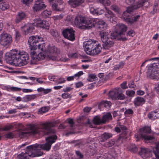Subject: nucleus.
Segmentation results:
<instances>
[{
  "instance_id": "nucleus-53",
  "label": "nucleus",
  "mask_w": 159,
  "mask_h": 159,
  "mask_svg": "<svg viewBox=\"0 0 159 159\" xmlns=\"http://www.w3.org/2000/svg\"><path fill=\"white\" fill-rule=\"evenodd\" d=\"M124 113L125 115L133 114L134 113V111L131 109H128L125 111Z\"/></svg>"
},
{
  "instance_id": "nucleus-9",
  "label": "nucleus",
  "mask_w": 159,
  "mask_h": 159,
  "mask_svg": "<svg viewBox=\"0 0 159 159\" xmlns=\"http://www.w3.org/2000/svg\"><path fill=\"white\" fill-rule=\"evenodd\" d=\"M26 131H18L17 134L19 137L22 138L26 137L27 134H35L39 133V130L34 124L28 125L26 128Z\"/></svg>"
},
{
  "instance_id": "nucleus-3",
  "label": "nucleus",
  "mask_w": 159,
  "mask_h": 159,
  "mask_svg": "<svg viewBox=\"0 0 159 159\" xmlns=\"http://www.w3.org/2000/svg\"><path fill=\"white\" fill-rule=\"evenodd\" d=\"M43 41V38L39 36H32L29 38L28 43L30 50V64H36L37 61L44 58V53L40 52L39 54H37L35 51L37 49L36 44L39 42Z\"/></svg>"
},
{
  "instance_id": "nucleus-29",
  "label": "nucleus",
  "mask_w": 159,
  "mask_h": 159,
  "mask_svg": "<svg viewBox=\"0 0 159 159\" xmlns=\"http://www.w3.org/2000/svg\"><path fill=\"white\" fill-rule=\"evenodd\" d=\"M158 111L157 109L151 111L148 115V118L152 120H154L157 119L158 118V114H156L157 113Z\"/></svg>"
},
{
  "instance_id": "nucleus-62",
  "label": "nucleus",
  "mask_w": 159,
  "mask_h": 159,
  "mask_svg": "<svg viewBox=\"0 0 159 159\" xmlns=\"http://www.w3.org/2000/svg\"><path fill=\"white\" fill-rule=\"evenodd\" d=\"M33 0H23V4L27 5L33 1Z\"/></svg>"
},
{
  "instance_id": "nucleus-27",
  "label": "nucleus",
  "mask_w": 159,
  "mask_h": 159,
  "mask_svg": "<svg viewBox=\"0 0 159 159\" xmlns=\"http://www.w3.org/2000/svg\"><path fill=\"white\" fill-rule=\"evenodd\" d=\"M74 23L77 25L80 26L81 25H84V18L80 16H76L75 18Z\"/></svg>"
},
{
  "instance_id": "nucleus-17",
  "label": "nucleus",
  "mask_w": 159,
  "mask_h": 159,
  "mask_svg": "<svg viewBox=\"0 0 159 159\" xmlns=\"http://www.w3.org/2000/svg\"><path fill=\"white\" fill-rule=\"evenodd\" d=\"M75 31L72 28H67L64 30L62 34L64 37L69 40L73 41L75 39Z\"/></svg>"
},
{
  "instance_id": "nucleus-63",
  "label": "nucleus",
  "mask_w": 159,
  "mask_h": 159,
  "mask_svg": "<svg viewBox=\"0 0 159 159\" xmlns=\"http://www.w3.org/2000/svg\"><path fill=\"white\" fill-rule=\"evenodd\" d=\"M154 152L156 159H159V151L154 150Z\"/></svg>"
},
{
  "instance_id": "nucleus-50",
  "label": "nucleus",
  "mask_w": 159,
  "mask_h": 159,
  "mask_svg": "<svg viewBox=\"0 0 159 159\" xmlns=\"http://www.w3.org/2000/svg\"><path fill=\"white\" fill-rule=\"evenodd\" d=\"M126 94L129 96H133L135 94V92L133 90H128L126 91Z\"/></svg>"
},
{
  "instance_id": "nucleus-4",
  "label": "nucleus",
  "mask_w": 159,
  "mask_h": 159,
  "mask_svg": "<svg viewBox=\"0 0 159 159\" xmlns=\"http://www.w3.org/2000/svg\"><path fill=\"white\" fill-rule=\"evenodd\" d=\"M56 123L54 122H46L42 124L41 125V128L44 130V135H50L46 138L47 142L49 143L52 145L57 139V136L56 135V131L53 128H52L56 125Z\"/></svg>"
},
{
  "instance_id": "nucleus-61",
  "label": "nucleus",
  "mask_w": 159,
  "mask_h": 159,
  "mask_svg": "<svg viewBox=\"0 0 159 159\" xmlns=\"http://www.w3.org/2000/svg\"><path fill=\"white\" fill-rule=\"evenodd\" d=\"M83 85V84L82 82H79L76 83L75 84V88H78L80 87Z\"/></svg>"
},
{
  "instance_id": "nucleus-44",
  "label": "nucleus",
  "mask_w": 159,
  "mask_h": 159,
  "mask_svg": "<svg viewBox=\"0 0 159 159\" xmlns=\"http://www.w3.org/2000/svg\"><path fill=\"white\" fill-rule=\"evenodd\" d=\"M66 59L65 58L61 57V58L58 55L56 57H53V61H66Z\"/></svg>"
},
{
  "instance_id": "nucleus-2",
  "label": "nucleus",
  "mask_w": 159,
  "mask_h": 159,
  "mask_svg": "<svg viewBox=\"0 0 159 159\" xmlns=\"http://www.w3.org/2000/svg\"><path fill=\"white\" fill-rule=\"evenodd\" d=\"M5 58L7 63L13 64L18 66L26 65L29 60L28 53L16 49L12 50L7 52L5 55Z\"/></svg>"
},
{
  "instance_id": "nucleus-21",
  "label": "nucleus",
  "mask_w": 159,
  "mask_h": 159,
  "mask_svg": "<svg viewBox=\"0 0 159 159\" xmlns=\"http://www.w3.org/2000/svg\"><path fill=\"white\" fill-rule=\"evenodd\" d=\"M84 2V0H69L68 3L71 7L75 8L81 5Z\"/></svg>"
},
{
  "instance_id": "nucleus-60",
  "label": "nucleus",
  "mask_w": 159,
  "mask_h": 159,
  "mask_svg": "<svg viewBox=\"0 0 159 159\" xmlns=\"http://www.w3.org/2000/svg\"><path fill=\"white\" fill-rule=\"evenodd\" d=\"M89 77L90 78L92 79H93V81L95 80L97 78L96 75L92 74H89Z\"/></svg>"
},
{
  "instance_id": "nucleus-52",
  "label": "nucleus",
  "mask_w": 159,
  "mask_h": 159,
  "mask_svg": "<svg viewBox=\"0 0 159 159\" xmlns=\"http://www.w3.org/2000/svg\"><path fill=\"white\" fill-rule=\"evenodd\" d=\"M129 151L131 152L135 153L138 151V149L134 145V146L130 148Z\"/></svg>"
},
{
  "instance_id": "nucleus-10",
  "label": "nucleus",
  "mask_w": 159,
  "mask_h": 159,
  "mask_svg": "<svg viewBox=\"0 0 159 159\" xmlns=\"http://www.w3.org/2000/svg\"><path fill=\"white\" fill-rule=\"evenodd\" d=\"M51 145L49 143L47 142L46 143L43 144H38L36 143L34 144L29 146V147L31 148H33L34 152L39 153L40 152H42V156L43 154V152L42 150L46 151H49L51 149Z\"/></svg>"
},
{
  "instance_id": "nucleus-22",
  "label": "nucleus",
  "mask_w": 159,
  "mask_h": 159,
  "mask_svg": "<svg viewBox=\"0 0 159 159\" xmlns=\"http://www.w3.org/2000/svg\"><path fill=\"white\" fill-rule=\"evenodd\" d=\"M95 19L87 18L86 19H84V23L85 27L87 28H90L95 26Z\"/></svg>"
},
{
  "instance_id": "nucleus-42",
  "label": "nucleus",
  "mask_w": 159,
  "mask_h": 159,
  "mask_svg": "<svg viewBox=\"0 0 159 159\" xmlns=\"http://www.w3.org/2000/svg\"><path fill=\"white\" fill-rule=\"evenodd\" d=\"M52 9L55 11H60L62 9V8L59 7L57 3H54L52 5Z\"/></svg>"
},
{
  "instance_id": "nucleus-34",
  "label": "nucleus",
  "mask_w": 159,
  "mask_h": 159,
  "mask_svg": "<svg viewBox=\"0 0 159 159\" xmlns=\"http://www.w3.org/2000/svg\"><path fill=\"white\" fill-rule=\"evenodd\" d=\"M9 5L7 2H4L0 3V9L5 11L9 8Z\"/></svg>"
},
{
  "instance_id": "nucleus-32",
  "label": "nucleus",
  "mask_w": 159,
  "mask_h": 159,
  "mask_svg": "<svg viewBox=\"0 0 159 159\" xmlns=\"http://www.w3.org/2000/svg\"><path fill=\"white\" fill-rule=\"evenodd\" d=\"M105 16L109 19V20L111 22L114 21L115 16L113 13L110 10H108L105 14Z\"/></svg>"
},
{
  "instance_id": "nucleus-57",
  "label": "nucleus",
  "mask_w": 159,
  "mask_h": 159,
  "mask_svg": "<svg viewBox=\"0 0 159 159\" xmlns=\"http://www.w3.org/2000/svg\"><path fill=\"white\" fill-rule=\"evenodd\" d=\"M14 137V135L12 132H9L6 135V137L8 139H12Z\"/></svg>"
},
{
  "instance_id": "nucleus-6",
  "label": "nucleus",
  "mask_w": 159,
  "mask_h": 159,
  "mask_svg": "<svg viewBox=\"0 0 159 159\" xmlns=\"http://www.w3.org/2000/svg\"><path fill=\"white\" fill-rule=\"evenodd\" d=\"M141 134L140 138L144 140L145 143H153L155 142V138L153 136L149 135L151 132V127L145 126L140 129Z\"/></svg>"
},
{
  "instance_id": "nucleus-26",
  "label": "nucleus",
  "mask_w": 159,
  "mask_h": 159,
  "mask_svg": "<svg viewBox=\"0 0 159 159\" xmlns=\"http://www.w3.org/2000/svg\"><path fill=\"white\" fill-rule=\"evenodd\" d=\"M94 48H93L92 50V53H91V54L90 55L93 56L95 55H97L102 50V47L101 45L99 44L98 42L95 44V46L94 47Z\"/></svg>"
},
{
  "instance_id": "nucleus-8",
  "label": "nucleus",
  "mask_w": 159,
  "mask_h": 159,
  "mask_svg": "<svg viewBox=\"0 0 159 159\" xmlns=\"http://www.w3.org/2000/svg\"><path fill=\"white\" fill-rule=\"evenodd\" d=\"M28 146L26 147L25 152L24 153L21 152L17 156V157L19 159H30L29 157H34L41 156L42 152H40L38 153L34 152L33 148H31Z\"/></svg>"
},
{
  "instance_id": "nucleus-45",
  "label": "nucleus",
  "mask_w": 159,
  "mask_h": 159,
  "mask_svg": "<svg viewBox=\"0 0 159 159\" xmlns=\"http://www.w3.org/2000/svg\"><path fill=\"white\" fill-rule=\"evenodd\" d=\"M104 12V10L103 9H99L94 10L93 11V14H96L98 15H101Z\"/></svg>"
},
{
  "instance_id": "nucleus-11",
  "label": "nucleus",
  "mask_w": 159,
  "mask_h": 159,
  "mask_svg": "<svg viewBox=\"0 0 159 159\" xmlns=\"http://www.w3.org/2000/svg\"><path fill=\"white\" fill-rule=\"evenodd\" d=\"M135 0H125L127 4L132 6L133 9H137L143 6L147 7L149 5L148 0H139L136 4H134Z\"/></svg>"
},
{
  "instance_id": "nucleus-40",
  "label": "nucleus",
  "mask_w": 159,
  "mask_h": 159,
  "mask_svg": "<svg viewBox=\"0 0 159 159\" xmlns=\"http://www.w3.org/2000/svg\"><path fill=\"white\" fill-rule=\"evenodd\" d=\"M98 2L104 6H109L111 3L110 0H98Z\"/></svg>"
},
{
  "instance_id": "nucleus-38",
  "label": "nucleus",
  "mask_w": 159,
  "mask_h": 159,
  "mask_svg": "<svg viewBox=\"0 0 159 159\" xmlns=\"http://www.w3.org/2000/svg\"><path fill=\"white\" fill-rule=\"evenodd\" d=\"M51 11L45 10L42 12L41 15L43 17L46 18L51 16Z\"/></svg>"
},
{
  "instance_id": "nucleus-16",
  "label": "nucleus",
  "mask_w": 159,
  "mask_h": 159,
  "mask_svg": "<svg viewBox=\"0 0 159 159\" xmlns=\"http://www.w3.org/2000/svg\"><path fill=\"white\" fill-rule=\"evenodd\" d=\"M120 127L122 133L120 135L116 142L121 144L123 142L124 140L127 139L129 135L127 129L125 126L124 125H121Z\"/></svg>"
},
{
  "instance_id": "nucleus-25",
  "label": "nucleus",
  "mask_w": 159,
  "mask_h": 159,
  "mask_svg": "<svg viewBox=\"0 0 159 159\" xmlns=\"http://www.w3.org/2000/svg\"><path fill=\"white\" fill-rule=\"evenodd\" d=\"M145 102V100L142 97H136L134 101V104L136 106H142Z\"/></svg>"
},
{
  "instance_id": "nucleus-15",
  "label": "nucleus",
  "mask_w": 159,
  "mask_h": 159,
  "mask_svg": "<svg viewBox=\"0 0 159 159\" xmlns=\"http://www.w3.org/2000/svg\"><path fill=\"white\" fill-rule=\"evenodd\" d=\"M97 42L96 41L90 40L84 43V50L87 54L90 55L91 54L93 49V48H94V47Z\"/></svg>"
},
{
  "instance_id": "nucleus-20",
  "label": "nucleus",
  "mask_w": 159,
  "mask_h": 159,
  "mask_svg": "<svg viewBox=\"0 0 159 159\" xmlns=\"http://www.w3.org/2000/svg\"><path fill=\"white\" fill-rule=\"evenodd\" d=\"M152 152V150L149 148H141L139 152V154L143 158H145L151 156Z\"/></svg>"
},
{
  "instance_id": "nucleus-43",
  "label": "nucleus",
  "mask_w": 159,
  "mask_h": 159,
  "mask_svg": "<svg viewBox=\"0 0 159 159\" xmlns=\"http://www.w3.org/2000/svg\"><path fill=\"white\" fill-rule=\"evenodd\" d=\"M48 111V109L47 107H42L40 108L38 111V113L39 114L44 113Z\"/></svg>"
},
{
  "instance_id": "nucleus-7",
  "label": "nucleus",
  "mask_w": 159,
  "mask_h": 159,
  "mask_svg": "<svg viewBox=\"0 0 159 159\" xmlns=\"http://www.w3.org/2000/svg\"><path fill=\"white\" fill-rule=\"evenodd\" d=\"M159 63H154L149 66L147 72V77L151 79L158 80L159 79Z\"/></svg>"
},
{
  "instance_id": "nucleus-39",
  "label": "nucleus",
  "mask_w": 159,
  "mask_h": 159,
  "mask_svg": "<svg viewBox=\"0 0 159 159\" xmlns=\"http://www.w3.org/2000/svg\"><path fill=\"white\" fill-rule=\"evenodd\" d=\"M111 9L117 14L120 13V10L119 7L116 5H113L111 7Z\"/></svg>"
},
{
  "instance_id": "nucleus-12",
  "label": "nucleus",
  "mask_w": 159,
  "mask_h": 159,
  "mask_svg": "<svg viewBox=\"0 0 159 159\" xmlns=\"http://www.w3.org/2000/svg\"><path fill=\"white\" fill-rule=\"evenodd\" d=\"M11 35L5 32L2 33L0 35V43L4 47L8 46L12 42Z\"/></svg>"
},
{
  "instance_id": "nucleus-28",
  "label": "nucleus",
  "mask_w": 159,
  "mask_h": 159,
  "mask_svg": "<svg viewBox=\"0 0 159 159\" xmlns=\"http://www.w3.org/2000/svg\"><path fill=\"white\" fill-rule=\"evenodd\" d=\"M112 136V134L109 133H104L101 135V139L100 140L101 143H103L104 141L107 140L110 138H111Z\"/></svg>"
},
{
  "instance_id": "nucleus-1",
  "label": "nucleus",
  "mask_w": 159,
  "mask_h": 159,
  "mask_svg": "<svg viewBox=\"0 0 159 159\" xmlns=\"http://www.w3.org/2000/svg\"><path fill=\"white\" fill-rule=\"evenodd\" d=\"M127 27L124 25H117L115 30L111 34L107 32H100V36L103 43V48L105 49H108L112 47L114 44V39L122 34H123L127 30Z\"/></svg>"
},
{
  "instance_id": "nucleus-48",
  "label": "nucleus",
  "mask_w": 159,
  "mask_h": 159,
  "mask_svg": "<svg viewBox=\"0 0 159 159\" xmlns=\"http://www.w3.org/2000/svg\"><path fill=\"white\" fill-rule=\"evenodd\" d=\"M158 6L157 4L154 5L153 7V10L151 11L150 14H154L155 13H157L158 11V10L157 9Z\"/></svg>"
},
{
  "instance_id": "nucleus-30",
  "label": "nucleus",
  "mask_w": 159,
  "mask_h": 159,
  "mask_svg": "<svg viewBox=\"0 0 159 159\" xmlns=\"http://www.w3.org/2000/svg\"><path fill=\"white\" fill-rule=\"evenodd\" d=\"M37 97L36 94H33L30 95H26L23 98V101L24 102H27L34 100Z\"/></svg>"
},
{
  "instance_id": "nucleus-59",
  "label": "nucleus",
  "mask_w": 159,
  "mask_h": 159,
  "mask_svg": "<svg viewBox=\"0 0 159 159\" xmlns=\"http://www.w3.org/2000/svg\"><path fill=\"white\" fill-rule=\"evenodd\" d=\"M128 85L130 88H134L136 87L134 82H130L128 84Z\"/></svg>"
},
{
  "instance_id": "nucleus-5",
  "label": "nucleus",
  "mask_w": 159,
  "mask_h": 159,
  "mask_svg": "<svg viewBox=\"0 0 159 159\" xmlns=\"http://www.w3.org/2000/svg\"><path fill=\"white\" fill-rule=\"evenodd\" d=\"M34 23L27 24L21 28L22 31L24 32L25 34L31 33L34 29L35 26L43 29H49V26L48 21L37 19L34 20Z\"/></svg>"
},
{
  "instance_id": "nucleus-56",
  "label": "nucleus",
  "mask_w": 159,
  "mask_h": 159,
  "mask_svg": "<svg viewBox=\"0 0 159 159\" xmlns=\"http://www.w3.org/2000/svg\"><path fill=\"white\" fill-rule=\"evenodd\" d=\"M10 89L12 91H20L21 90L20 88L14 87H11Z\"/></svg>"
},
{
  "instance_id": "nucleus-24",
  "label": "nucleus",
  "mask_w": 159,
  "mask_h": 159,
  "mask_svg": "<svg viewBox=\"0 0 159 159\" xmlns=\"http://www.w3.org/2000/svg\"><path fill=\"white\" fill-rule=\"evenodd\" d=\"M26 17V14L24 12L21 11L18 12L16 17L15 22L16 23H19L25 19Z\"/></svg>"
},
{
  "instance_id": "nucleus-58",
  "label": "nucleus",
  "mask_w": 159,
  "mask_h": 159,
  "mask_svg": "<svg viewBox=\"0 0 159 159\" xmlns=\"http://www.w3.org/2000/svg\"><path fill=\"white\" fill-rule=\"evenodd\" d=\"M13 127V126L12 125L6 126L3 128L2 130L4 131L8 130L11 129Z\"/></svg>"
},
{
  "instance_id": "nucleus-35",
  "label": "nucleus",
  "mask_w": 159,
  "mask_h": 159,
  "mask_svg": "<svg viewBox=\"0 0 159 159\" xmlns=\"http://www.w3.org/2000/svg\"><path fill=\"white\" fill-rule=\"evenodd\" d=\"M93 122V124L95 125H99L102 124V119H101L98 116H96L94 117Z\"/></svg>"
},
{
  "instance_id": "nucleus-18",
  "label": "nucleus",
  "mask_w": 159,
  "mask_h": 159,
  "mask_svg": "<svg viewBox=\"0 0 159 159\" xmlns=\"http://www.w3.org/2000/svg\"><path fill=\"white\" fill-rule=\"evenodd\" d=\"M46 6L42 0H37L35 1L33 9L34 12H37L44 9Z\"/></svg>"
},
{
  "instance_id": "nucleus-36",
  "label": "nucleus",
  "mask_w": 159,
  "mask_h": 159,
  "mask_svg": "<svg viewBox=\"0 0 159 159\" xmlns=\"http://www.w3.org/2000/svg\"><path fill=\"white\" fill-rule=\"evenodd\" d=\"M38 50L39 52L38 54H39L40 52H46V49L45 48V43H43L38 45Z\"/></svg>"
},
{
  "instance_id": "nucleus-19",
  "label": "nucleus",
  "mask_w": 159,
  "mask_h": 159,
  "mask_svg": "<svg viewBox=\"0 0 159 159\" xmlns=\"http://www.w3.org/2000/svg\"><path fill=\"white\" fill-rule=\"evenodd\" d=\"M95 27L100 29L102 31H99V34L100 32H104L103 30H105L107 28V25L106 23L103 20H100L99 19H95ZM104 32H105L104 31Z\"/></svg>"
},
{
  "instance_id": "nucleus-55",
  "label": "nucleus",
  "mask_w": 159,
  "mask_h": 159,
  "mask_svg": "<svg viewBox=\"0 0 159 159\" xmlns=\"http://www.w3.org/2000/svg\"><path fill=\"white\" fill-rule=\"evenodd\" d=\"M127 82L126 81H124L120 84L121 88L123 89H127L128 88L127 85Z\"/></svg>"
},
{
  "instance_id": "nucleus-13",
  "label": "nucleus",
  "mask_w": 159,
  "mask_h": 159,
  "mask_svg": "<svg viewBox=\"0 0 159 159\" xmlns=\"http://www.w3.org/2000/svg\"><path fill=\"white\" fill-rule=\"evenodd\" d=\"M131 14L125 11L123 14V16L125 21L127 23L128 25H132L137 22L140 19V16L139 15H137L130 17Z\"/></svg>"
},
{
  "instance_id": "nucleus-49",
  "label": "nucleus",
  "mask_w": 159,
  "mask_h": 159,
  "mask_svg": "<svg viewBox=\"0 0 159 159\" xmlns=\"http://www.w3.org/2000/svg\"><path fill=\"white\" fill-rule=\"evenodd\" d=\"M72 97L70 94L68 93H64L62 94L61 97L63 99L70 98Z\"/></svg>"
},
{
  "instance_id": "nucleus-51",
  "label": "nucleus",
  "mask_w": 159,
  "mask_h": 159,
  "mask_svg": "<svg viewBox=\"0 0 159 159\" xmlns=\"http://www.w3.org/2000/svg\"><path fill=\"white\" fill-rule=\"evenodd\" d=\"M75 153L77 157L79 158V159H83L84 157V155L79 151H76L75 152Z\"/></svg>"
},
{
  "instance_id": "nucleus-41",
  "label": "nucleus",
  "mask_w": 159,
  "mask_h": 159,
  "mask_svg": "<svg viewBox=\"0 0 159 159\" xmlns=\"http://www.w3.org/2000/svg\"><path fill=\"white\" fill-rule=\"evenodd\" d=\"M51 34L53 36L54 38H57L59 37V35L56 30L52 29L50 30Z\"/></svg>"
},
{
  "instance_id": "nucleus-14",
  "label": "nucleus",
  "mask_w": 159,
  "mask_h": 159,
  "mask_svg": "<svg viewBox=\"0 0 159 159\" xmlns=\"http://www.w3.org/2000/svg\"><path fill=\"white\" fill-rule=\"evenodd\" d=\"M59 51L57 49V48L55 46H51L50 45H48V47L46 49V52H43L44 53V58L46 56H47L50 59L53 60V57H56L55 55H56L59 53Z\"/></svg>"
},
{
  "instance_id": "nucleus-33",
  "label": "nucleus",
  "mask_w": 159,
  "mask_h": 159,
  "mask_svg": "<svg viewBox=\"0 0 159 159\" xmlns=\"http://www.w3.org/2000/svg\"><path fill=\"white\" fill-rule=\"evenodd\" d=\"M102 124H105L106 121L112 119V116L110 112L107 113L102 117Z\"/></svg>"
},
{
  "instance_id": "nucleus-23",
  "label": "nucleus",
  "mask_w": 159,
  "mask_h": 159,
  "mask_svg": "<svg viewBox=\"0 0 159 159\" xmlns=\"http://www.w3.org/2000/svg\"><path fill=\"white\" fill-rule=\"evenodd\" d=\"M119 88H115L114 89L111 90L109 93V97L112 100H117V94L119 92Z\"/></svg>"
},
{
  "instance_id": "nucleus-31",
  "label": "nucleus",
  "mask_w": 159,
  "mask_h": 159,
  "mask_svg": "<svg viewBox=\"0 0 159 159\" xmlns=\"http://www.w3.org/2000/svg\"><path fill=\"white\" fill-rule=\"evenodd\" d=\"M104 147L106 148H110L113 146L115 143V141L114 139H111L106 142L105 143H101Z\"/></svg>"
},
{
  "instance_id": "nucleus-46",
  "label": "nucleus",
  "mask_w": 159,
  "mask_h": 159,
  "mask_svg": "<svg viewBox=\"0 0 159 159\" xmlns=\"http://www.w3.org/2000/svg\"><path fill=\"white\" fill-rule=\"evenodd\" d=\"M124 64L125 63L123 61L120 62L118 65L115 66L114 68V70H117L119 69L120 68H122L124 66Z\"/></svg>"
},
{
  "instance_id": "nucleus-64",
  "label": "nucleus",
  "mask_w": 159,
  "mask_h": 159,
  "mask_svg": "<svg viewBox=\"0 0 159 159\" xmlns=\"http://www.w3.org/2000/svg\"><path fill=\"white\" fill-rule=\"evenodd\" d=\"M72 89V88L70 87H67L63 89V91L65 92H69Z\"/></svg>"
},
{
  "instance_id": "nucleus-37",
  "label": "nucleus",
  "mask_w": 159,
  "mask_h": 159,
  "mask_svg": "<svg viewBox=\"0 0 159 159\" xmlns=\"http://www.w3.org/2000/svg\"><path fill=\"white\" fill-rule=\"evenodd\" d=\"M119 92L117 94V100H123L125 98V96L122 93V90L119 88Z\"/></svg>"
},
{
  "instance_id": "nucleus-54",
  "label": "nucleus",
  "mask_w": 159,
  "mask_h": 159,
  "mask_svg": "<svg viewBox=\"0 0 159 159\" xmlns=\"http://www.w3.org/2000/svg\"><path fill=\"white\" fill-rule=\"evenodd\" d=\"M134 31L132 30H131L128 31L127 33V35H129L130 36L133 37L135 35Z\"/></svg>"
},
{
  "instance_id": "nucleus-47",
  "label": "nucleus",
  "mask_w": 159,
  "mask_h": 159,
  "mask_svg": "<svg viewBox=\"0 0 159 159\" xmlns=\"http://www.w3.org/2000/svg\"><path fill=\"white\" fill-rule=\"evenodd\" d=\"M102 104L103 105L104 107L107 108H109L111 104V102L107 101L103 102Z\"/></svg>"
}]
</instances>
